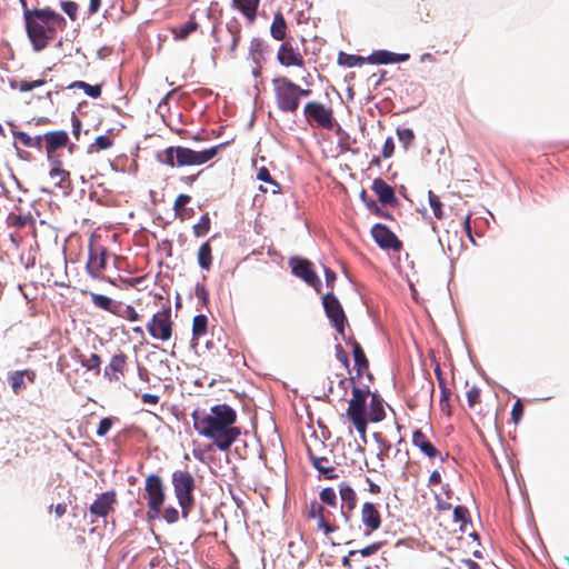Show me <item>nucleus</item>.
I'll return each mask as SVG.
<instances>
[{"mask_svg": "<svg viewBox=\"0 0 569 569\" xmlns=\"http://www.w3.org/2000/svg\"><path fill=\"white\" fill-rule=\"evenodd\" d=\"M441 481V475L439 471L435 470L431 472L429 477V485H438Z\"/></svg>", "mask_w": 569, "mask_h": 569, "instance_id": "60", "label": "nucleus"}, {"mask_svg": "<svg viewBox=\"0 0 569 569\" xmlns=\"http://www.w3.org/2000/svg\"><path fill=\"white\" fill-rule=\"evenodd\" d=\"M36 373L31 370H21L16 371L9 377V381L11 388L16 395H18L21 390L27 388L24 379L27 378L29 382L34 381Z\"/></svg>", "mask_w": 569, "mask_h": 569, "instance_id": "25", "label": "nucleus"}, {"mask_svg": "<svg viewBox=\"0 0 569 569\" xmlns=\"http://www.w3.org/2000/svg\"><path fill=\"white\" fill-rule=\"evenodd\" d=\"M171 310L163 309L154 313L147 325V330L153 339L168 341L172 336Z\"/></svg>", "mask_w": 569, "mask_h": 569, "instance_id": "7", "label": "nucleus"}, {"mask_svg": "<svg viewBox=\"0 0 569 569\" xmlns=\"http://www.w3.org/2000/svg\"><path fill=\"white\" fill-rule=\"evenodd\" d=\"M277 59L284 67H303L305 60L301 53L290 42H283L277 53Z\"/></svg>", "mask_w": 569, "mask_h": 569, "instance_id": "15", "label": "nucleus"}, {"mask_svg": "<svg viewBox=\"0 0 569 569\" xmlns=\"http://www.w3.org/2000/svg\"><path fill=\"white\" fill-rule=\"evenodd\" d=\"M368 393V389L353 387L352 397L347 409L348 418L352 421L357 431L363 437L367 430L366 400Z\"/></svg>", "mask_w": 569, "mask_h": 569, "instance_id": "6", "label": "nucleus"}, {"mask_svg": "<svg viewBox=\"0 0 569 569\" xmlns=\"http://www.w3.org/2000/svg\"><path fill=\"white\" fill-rule=\"evenodd\" d=\"M101 4V0H90L89 3V13L93 14L99 11Z\"/></svg>", "mask_w": 569, "mask_h": 569, "instance_id": "61", "label": "nucleus"}, {"mask_svg": "<svg viewBox=\"0 0 569 569\" xmlns=\"http://www.w3.org/2000/svg\"><path fill=\"white\" fill-rule=\"evenodd\" d=\"M397 136L400 142L403 143L405 148H408L415 139V133L409 128H398Z\"/></svg>", "mask_w": 569, "mask_h": 569, "instance_id": "42", "label": "nucleus"}, {"mask_svg": "<svg viewBox=\"0 0 569 569\" xmlns=\"http://www.w3.org/2000/svg\"><path fill=\"white\" fill-rule=\"evenodd\" d=\"M44 149L49 163L62 164L60 158L56 156V151L64 147L69 141V136L63 130L49 131L43 134Z\"/></svg>", "mask_w": 569, "mask_h": 569, "instance_id": "10", "label": "nucleus"}, {"mask_svg": "<svg viewBox=\"0 0 569 569\" xmlns=\"http://www.w3.org/2000/svg\"><path fill=\"white\" fill-rule=\"evenodd\" d=\"M383 418H385L383 406H382L381 401L376 396H372L369 419L372 422H379Z\"/></svg>", "mask_w": 569, "mask_h": 569, "instance_id": "32", "label": "nucleus"}, {"mask_svg": "<svg viewBox=\"0 0 569 569\" xmlns=\"http://www.w3.org/2000/svg\"><path fill=\"white\" fill-rule=\"evenodd\" d=\"M395 151V143L391 137L387 138L382 147V157L390 158Z\"/></svg>", "mask_w": 569, "mask_h": 569, "instance_id": "54", "label": "nucleus"}, {"mask_svg": "<svg viewBox=\"0 0 569 569\" xmlns=\"http://www.w3.org/2000/svg\"><path fill=\"white\" fill-rule=\"evenodd\" d=\"M352 352L358 375L360 376L362 371L368 368V360L361 346L357 341H352Z\"/></svg>", "mask_w": 569, "mask_h": 569, "instance_id": "31", "label": "nucleus"}, {"mask_svg": "<svg viewBox=\"0 0 569 569\" xmlns=\"http://www.w3.org/2000/svg\"><path fill=\"white\" fill-rule=\"evenodd\" d=\"M375 241L383 249L400 250L401 243L395 233L381 223H377L371 229Z\"/></svg>", "mask_w": 569, "mask_h": 569, "instance_id": "13", "label": "nucleus"}, {"mask_svg": "<svg viewBox=\"0 0 569 569\" xmlns=\"http://www.w3.org/2000/svg\"><path fill=\"white\" fill-rule=\"evenodd\" d=\"M49 177L56 187L64 188V182L69 180L70 173L61 168V164L50 163Z\"/></svg>", "mask_w": 569, "mask_h": 569, "instance_id": "30", "label": "nucleus"}, {"mask_svg": "<svg viewBox=\"0 0 569 569\" xmlns=\"http://www.w3.org/2000/svg\"><path fill=\"white\" fill-rule=\"evenodd\" d=\"M116 503V493L107 491L98 496L94 502L90 506V512L97 517H106Z\"/></svg>", "mask_w": 569, "mask_h": 569, "instance_id": "20", "label": "nucleus"}, {"mask_svg": "<svg viewBox=\"0 0 569 569\" xmlns=\"http://www.w3.org/2000/svg\"><path fill=\"white\" fill-rule=\"evenodd\" d=\"M126 362L127 356L124 353L114 355L109 365L104 368V376L111 380H119L118 373H123Z\"/></svg>", "mask_w": 569, "mask_h": 569, "instance_id": "24", "label": "nucleus"}, {"mask_svg": "<svg viewBox=\"0 0 569 569\" xmlns=\"http://www.w3.org/2000/svg\"><path fill=\"white\" fill-rule=\"evenodd\" d=\"M372 190L383 204H391L396 201L393 189L382 179L373 180Z\"/></svg>", "mask_w": 569, "mask_h": 569, "instance_id": "23", "label": "nucleus"}, {"mask_svg": "<svg viewBox=\"0 0 569 569\" xmlns=\"http://www.w3.org/2000/svg\"><path fill=\"white\" fill-rule=\"evenodd\" d=\"M412 443L429 458H436L439 455L437 448L427 439L426 435L417 429L412 433Z\"/></svg>", "mask_w": 569, "mask_h": 569, "instance_id": "22", "label": "nucleus"}, {"mask_svg": "<svg viewBox=\"0 0 569 569\" xmlns=\"http://www.w3.org/2000/svg\"><path fill=\"white\" fill-rule=\"evenodd\" d=\"M523 408L520 400H517L512 407L511 416L515 422H518L522 416Z\"/></svg>", "mask_w": 569, "mask_h": 569, "instance_id": "55", "label": "nucleus"}, {"mask_svg": "<svg viewBox=\"0 0 569 569\" xmlns=\"http://www.w3.org/2000/svg\"><path fill=\"white\" fill-rule=\"evenodd\" d=\"M236 419V411L226 403L216 405L209 411L192 412L196 431L212 440L221 451L228 450L240 436V429L234 427Z\"/></svg>", "mask_w": 569, "mask_h": 569, "instance_id": "1", "label": "nucleus"}, {"mask_svg": "<svg viewBox=\"0 0 569 569\" xmlns=\"http://www.w3.org/2000/svg\"><path fill=\"white\" fill-rule=\"evenodd\" d=\"M210 229V219L208 214L201 216L199 221L193 226V233L196 237H203Z\"/></svg>", "mask_w": 569, "mask_h": 569, "instance_id": "40", "label": "nucleus"}, {"mask_svg": "<svg viewBox=\"0 0 569 569\" xmlns=\"http://www.w3.org/2000/svg\"><path fill=\"white\" fill-rule=\"evenodd\" d=\"M320 499L323 503L328 506L336 507L337 505V495L332 488H325L320 492Z\"/></svg>", "mask_w": 569, "mask_h": 569, "instance_id": "43", "label": "nucleus"}, {"mask_svg": "<svg viewBox=\"0 0 569 569\" xmlns=\"http://www.w3.org/2000/svg\"><path fill=\"white\" fill-rule=\"evenodd\" d=\"M198 263L202 270H209L212 263V249L210 242L202 243L197 254Z\"/></svg>", "mask_w": 569, "mask_h": 569, "instance_id": "29", "label": "nucleus"}, {"mask_svg": "<svg viewBox=\"0 0 569 569\" xmlns=\"http://www.w3.org/2000/svg\"><path fill=\"white\" fill-rule=\"evenodd\" d=\"M408 53H393L388 50H377L366 58L368 63L371 64H389L405 62L409 59Z\"/></svg>", "mask_w": 569, "mask_h": 569, "instance_id": "19", "label": "nucleus"}, {"mask_svg": "<svg viewBox=\"0 0 569 569\" xmlns=\"http://www.w3.org/2000/svg\"><path fill=\"white\" fill-rule=\"evenodd\" d=\"M322 303L332 326L345 338L346 316L339 300L332 293H327L322 298Z\"/></svg>", "mask_w": 569, "mask_h": 569, "instance_id": "8", "label": "nucleus"}, {"mask_svg": "<svg viewBox=\"0 0 569 569\" xmlns=\"http://www.w3.org/2000/svg\"><path fill=\"white\" fill-rule=\"evenodd\" d=\"M257 178L260 181L268 182L271 184V192L278 193L280 191V186L272 179L269 170L266 167H261L258 170Z\"/></svg>", "mask_w": 569, "mask_h": 569, "instance_id": "39", "label": "nucleus"}, {"mask_svg": "<svg viewBox=\"0 0 569 569\" xmlns=\"http://www.w3.org/2000/svg\"><path fill=\"white\" fill-rule=\"evenodd\" d=\"M208 319L204 315H198L192 321L193 339L203 336L207 332Z\"/></svg>", "mask_w": 569, "mask_h": 569, "instance_id": "33", "label": "nucleus"}, {"mask_svg": "<svg viewBox=\"0 0 569 569\" xmlns=\"http://www.w3.org/2000/svg\"><path fill=\"white\" fill-rule=\"evenodd\" d=\"M459 569H480V566L473 560H461Z\"/></svg>", "mask_w": 569, "mask_h": 569, "instance_id": "57", "label": "nucleus"}, {"mask_svg": "<svg viewBox=\"0 0 569 569\" xmlns=\"http://www.w3.org/2000/svg\"><path fill=\"white\" fill-rule=\"evenodd\" d=\"M197 28L198 23L196 21H188L186 24L173 29L174 39L186 40Z\"/></svg>", "mask_w": 569, "mask_h": 569, "instance_id": "35", "label": "nucleus"}, {"mask_svg": "<svg viewBox=\"0 0 569 569\" xmlns=\"http://www.w3.org/2000/svg\"><path fill=\"white\" fill-rule=\"evenodd\" d=\"M116 315L130 321H138L140 318L139 313L132 306H126L122 308L120 303L118 305V312Z\"/></svg>", "mask_w": 569, "mask_h": 569, "instance_id": "41", "label": "nucleus"}, {"mask_svg": "<svg viewBox=\"0 0 569 569\" xmlns=\"http://www.w3.org/2000/svg\"><path fill=\"white\" fill-rule=\"evenodd\" d=\"M305 116L316 121L320 127L325 129H332L335 126V119L332 117L331 109L325 104L316 101H310L305 106Z\"/></svg>", "mask_w": 569, "mask_h": 569, "instance_id": "9", "label": "nucleus"}, {"mask_svg": "<svg viewBox=\"0 0 569 569\" xmlns=\"http://www.w3.org/2000/svg\"><path fill=\"white\" fill-rule=\"evenodd\" d=\"M23 17L28 37L36 51L43 50L53 40L57 29H63L66 19L50 8L24 9Z\"/></svg>", "mask_w": 569, "mask_h": 569, "instance_id": "2", "label": "nucleus"}, {"mask_svg": "<svg viewBox=\"0 0 569 569\" xmlns=\"http://www.w3.org/2000/svg\"><path fill=\"white\" fill-rule=\"evenodd\" d=\"M224 144L213 146L209 149L196 151L186 147H169L158 154L161 163L169 167L201 166L213 159Z\"/></svg>", "mask_w": 569, "mask_h": 569, "instance_id": "3", "label": "nucleus"}, {"mask_svg": "<svg viewBox=\"0 0 569 569\" xmlns=\"http://www.w3.org/2000/svg\"><path fill=\"white\" fill-rule=\"evenodd\" d=\"M31 147L30 148H34V149H38V150H41L42 149V144L44 142V138L43 136H36V137H31Z\"/></svg>", "mask_w": 569, "mask_h": 569, "instance_id": "58", "label": "nucleus"}, {"mask_svg": "<svg viewBox=\"0 0 569 569\" xmlns=\"http://www.w3.org/2000/svg\"><path fill=\"white\" fill-rule=\"evenodd\" d=\"M16 140H18L22 146L30 148L31 147V136L23 131H13L12 132Z\"/></svg>", "mask_w": 569, "mask_h": 569, "instance_id": "50", "label": "nucleus"}, {"mask_svg": "<svg viewBox=\"0 0 569 569\" xmlns=\"http://www.w3.org/2000/svg\"><path fill=\"white\" fill-rule=\"evenodd\" d=\"M112 146V141L108 136H99L96 138L93 144L90 146V149L96 148L97 150H106Z\"/></svg>", "mask_w": 569, "mask_h": 569, "instance_id": "47", "label": "nucleus"}, {"mask_svg": "<svg viewBox=\"0 0 569 569\" xmlns=\"http://www.w3.org/2000/svg\"><path fill=\"white\" fill-rule=\"evenodd\" d=\"M437 508L440 509V510H449L451 508V503L440 499L437 496Z\"/></svg>", "mask_w": 569, "mask_h": 569, "instance_id": "63", "label": "nucleus"}, {"mask_svg": "<svg viewBox=\"0 0 569 569\" xmlns=\"http://www.w3.org/2000/svg\"><path fill=\"white\" fill-rule=\"evenodd\" d=\"M78 4L73 1H62L61 9L62 11L72 20L77 19Z\"/></svg>", "mask_w": 569, "mask_h": 569, "instance_id": "44", "label": "nucleus"}, {"mask_svg": "<svg viewBox=\"0 0 569 569\" xmlns=\"http://www.w3.org/2000/svg\"><path fill=\"white\" fill-rule=\"evenodd\" d=\"M290 266L292 269V273L296 277L305 280L309 286L316 287L319 283V279L317 274L313 272L311 268V263L306 259L300 258H291Z\"/></svg>", "mask_w": 569, "mask_h": 569, "instance_id": "14", "label": "nucleus"}, {"mask_svg": "<svg viewBox=\"0 0 569 569\" xmlns=\"http://www.w3.org/2000/svg\"><path fill=\"white\" fill-rule=\"evenodd\" d=\"M112 427V419L109 417L102 418L99 422L97 435L99 437H104Z\"/></svg>", "mask_w": 569, "mask_h": 569, "instance_id": "48", "label": "nucleus"}, {"mask_svg": "<svg viewBox=\"0 0 569 569\" xmlns=\"http://www.w3.org/2000/svg\"><path fill=\"white\" fill-rule=\"evenodd\" d=\"M361 522L367 533L376 531L381 526V517L378 508L372 502H365L361 507Z\"/></svg>", "mask_w": 569, "mask_h": 569, "instance_id": "18", "label": "nucleus"}, {"mask_svg": "<svg viewBox=\"0 0 569 569\" xmlns=\"http://www.w3.org/2000/svg\"><path fill=\"white\" fill-rule=\"evenodd\" d=\"M90 296H91L92 303L97 308H100L102 310L109 311L111 313H117L118 312V305L119 303L114 302L111 298H109L107 296H103V295L94 293V292H91Z\"/></svg>", "mask_w": 569, "mask_h": 569, "instance_id": "26", "label": "nucleus"}, {"mask_svg": "<svg viewBox=\"0 0 569 569\" xmlns=\"http://www.w3.org/2000/svg\"><path fill=\"white\" fill-rule=\"evenodd\" d=\"M467 517H468L467 508H465L462 506H457L453 509V519L456 522H460L461 525H463L467 522Z\"/></svg>", "mask_w": 569, "mask_h": 569, "instance_id": "49", "label": "nucleus"}, {"mask_svg": "<svg viewBox=\"0 0 569 569\" xmlns=\"http://www.w3.org/2000/svg\"><path fill=\"white\" fill-rule=\"evenodd\" d=\"M380 547H381L380 543H372V545H369L360 550L349 551V556H355L357 553H360L362 557H370V556L377 553L378 550L380 549Z\"/></svg>", "mask_w": 569, "mask_h": 569, "instance_id": "46", "label": "nucleus"}, {"mask_svg": "<svg viewBox=\"0 0 569 569\" xmlns=\"http://www.w3.org/2000/svg\"><path fill=\"white\" fill-rule=\"evenodd\" d=\"M43 84H44V80H42V79L34 80V81L22 80L20 82L12 81L11 82V88L18 89L21 92H27V91H31V90H33L36 88H39V87H41Z\"/></svg>", "mask_w": 569, "mask_h": 569, "instance_id": "38", "label": "nucleus"}, {"mask_svg": "<svg viewBox=\"0 0 569 569\" xmlns=\"http://www.w3.org/2000/svg\"><path fill=\"white\" fill-rule=\"evenodd\" d=\"M287 23L282 16V13L278 12L273 17V21L271 23L270 33L272 38L276 40H283L286 37Z\"/></svg>", "mask_w": 569, "mask_h": 569, "instance_id": "28", "label": "nucleus"}, {"mask_svg": "<svg viewBox=\"0 0 569 569\" xmlns=\"http://www.w3.org/2000/svg\"><path fill=\"white\" fill-rule=\"evenodd\" d=\"M107 267V250L102 247L91 248L87 270L93 278L100 277Z\"/></svg>", "mask_w": 569, "mask_h": 569, "instance_id": "17", "label": "nucleus"}, {"mask_svg": "<svg viewBox=\"0 0 569 569\" xmlns=\"http://www.w3.org/2000/svg\"><path fill=\"white\" fill-rule=\"evenodd\" d=\"M272 87L277 107L282 112H296L300 106V99L311 93L309 89H302L286 77L274 78Z\"/></svg>", "mask_w": 569, "mask_h": 569, "instance_id": "4", "label": "nucleus"}, {"mask_svg": "<svg viewBox=\"0 0 569 569\" xmlns=\"http://www.w3.org/2000/svg\"><path fill=\"white\" fill-rule=\"evenodd\" d=\"M80 362L82 367H84L88 370H96L97 372L100 371L101 366V358L97 353H92L90 357L86 358L82 355L79 356Z\"/></svg>", "mask_w": 569, "mask_h": 569, "instance_id": "37", "label": "nucleus"}, {"mask_svg": "<svg viewBox=\"0 0 569 569\" xmlns=\"http://www.w3.org/2000/svg\"><path fill=\"white\" fill-rule=\"evenodd\" d=\"M479 398H480V390L478 388L472 387L471 389L468 390L467 401H468L469 407H473L479 401Z\"/></svg>", "mask_w": 569, "mask_h": 569, "instance_id": "52", "label": "nucleus"}, {"mask_svg": "<svg viewBox=\"0 0 569 569\" xmlns=\"http://www.w3.org/2000/svg\"><path fill=\"white\" fill-rule=\"evenodd\" d=\"M172 485L178 503L182 509V518L186 519L194 503L192 495L196 486L194 479L188 471L176 470L172 473Z\"/></svg>", "mask_w": 569, "mask_h": 569, "instance_id": "5", "label": "nucleus"}, {"mask_svg": "<svg viewBox=\"0 0 569 569\" xmlns=\"http://www.w3.org/2000/svg\"><path fill=\"white\" fill-rule=\"evenodd\" d=\"M339 493L342 501L340 509V518L345 523H348L350 520V511L353 510L357 503V496L355 490L346 482L340 483Z\"/></svg>", "mask_w": 569, "mask_h": 569, "instance_id": "16", "label": "nucleus"}, {"mask_svg": "<svg viewBox=\"0 0 569 569\" xmlns=\"http://www.w3.org/2000/svg\"><path fill=\"white\" fill-rule=\"evenodd\" d=\"M327 284L330 286L336 280V274L330 269L325 270Z\"/></svg>", "mask_w": 569, "mask_h": 569, "instance_id": "64", "label": "nucleus"}, {"mask_svg": "<svg viewBox=\"0 0 569 569\" xmlns=\"http://www.w3.org/2000/svg\"><path fill=\"white\" fill-rule=\"evenodd\" d=\"M337 133L340 136V144L346 147V149H348L347 144V140L349 139V136L340 128L338 127L337 129Z\"/></svg>", "mask_w": 569, "mask_h": 569, "instance_id": "62", "label": "nucleus"}, {"mask_svg": "<svg viewBox=\"0 0 569 569\" xmlns=\"http://www.w3.org/2000/svg\"><path fill=\"white\" fill-rule=\"evenodd\" d=\"M190 196L188 194H179L176 200H174V204H173V209L176 211V214H179V211L187 204L189 203L190 201Z\"/></svg>", "mask_w": 569, "mask_h": 569, "instance_id": "51", "label": "nucleus"}, {"mask_svg": "<svg viewBox=\"0 0 569 569\" xmlns=\"http://www.w3.org/2000/svg\"><path fill=\"white\" fill-rule=\"evenodd\" d=\"M141 400L146 405H157L159 402V396L153 393H143Z\"/></svg>", "mask_w": 569, "mask_h": 569, "instance_id": "56", "label": "nucleus"}, {"mask_svg": "<svg viewBox=\"0 0 569 569\" xmlns=\"http://www.w3.org/2000/svg\"><path fill=\"white\" fill-rule=\"evenodd\" d=\"M312 466L326 478L332 479L336 477V469L331 466L330 461L326 457L310 456Z\"/></svg>", "mask_w": 569, "mask_h": 569, "instance_id": "27", "label": "nucleus"}, {"mask_svg": "<svg viewBox=\"0 0 569 569\" xmlns=\"http://www.w3.org/2000/svg\"><path fill=\"white\" fill-rule=\"evenodd\" d=\"M146 491L148 496L149 508L158 513L164 501V491L161 478L157 475H150L146 479Z\"/></svg>", "mask_w": 569, "mask_h": 569, "instance_id": "11", "label": "nucleus"}, {"mask_svg": "<svg viewBox=\"0 0 569 569\" xmlns=\"http://www.w3.org/2000/svg\"><path fill=\"white\" fill-rule=\"evenodd\" d=\"M329 516L330 512L326 511L320 503L315 501L310 505L309 517L317 520V528L327 536L338 529L337 519L331 522Z\"/></svg>", "mask_w": 569, "mask_h": 569, "instance_id": "12", "label": "nucleus"}, {"mask_svg": "<svg viewBox=\"0 0 569 569\" xmlns=\"http://www.w3.org/2000/svg\"><path fill=\"white\" fill-rule=\"evenodd\" d=\"M260 0H232V8L240 11L241 14L252 23L257 18Z\"/></svg>", "mask_w": 569, "mask_h": 569, "instance_id": "21", "label": "nucleus"}, {"mask_svg": "<svg viewBox=\"0 0 569 569\" xmlns=\"http://www.w3.org/2000/svg\"><path fill=\"white\" fill-rule=\"evenodd\" d=\"M80 130H81V122L76 116H73L72 117V132L77 139L79 138Z\"/></svg>", "mask_w": 569, "mask_h": 569, "instance_id": "59", "label": "nucleus"}, {"mask_svg": "<svg viewBox=\"0 0 569 569\" xmlns=\"http://www.w3.org/2000/svg\"><path fill=\"white\" fill-rule=\"evenodd\" d=\"M70 88H80L84 91L87 96L94 99L100 97L101 94L100 86H91L84 81H74L72 84H70Z\"/></svg>", "mask_w": 569, "mask_h": 569, "instance_id": "36", "label": "nucleus"}, {"mask_svg": "<svg viewBox=\"0 0 569 569\" xmlns=\"http://www.w3.org/2000/svg\"><path fill=\"white\" fill-rule=\"evenodd\" d=\"M339 64L352 68V67H360L365 63L366 58L355 54H347V53H340L339 54Z\"/></svg>", "mask_w": 569, "mask_h": 569, "instance_id": "34", "label": "nucleus"}, {"mask_svg": "<svg viewBox=\"0 0 569 569\" xmlns=\"http://www.w3.org/2000/svg\"><path fill=\"white\" fill-rule=\"evenodd\" d=\"M163 518L168 523H174L179 519L178 510L173 507H168L164 510Z\"/></svg>", "mask_w": 569, "mask_h": 569, "instance_id": "53", "label": "nucleus"}, {"mask_svg": "<svg viewBox=\"0 0 569 569\" xmlns=\"http://www.w3.org/2000/svg\"><path fill=\"white\" fill-rule=\"evenodd\" d=\"M429 204H430L435 216L438 219H441L442 218V209H441L442 203L439 200V198L432 193V191H429Z\"/></svg>", "mask_w": 569, "mask_h": 569, "instance_id": "45", "label": "nucleus"}]
</instances>
